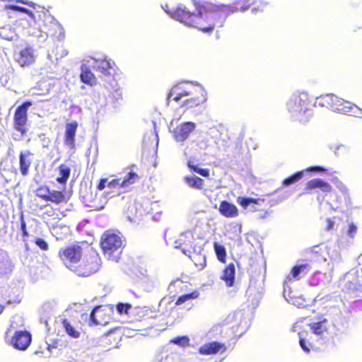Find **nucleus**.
I'll list each match as a JSON object with an SVG mask.
<instances>
[{
	"label": "nucleus",
	"instance_id": "1",
	"mask_svg": "<svg viewBox=\"0 0 362 362\" xmlns=\"http://www.w3.org/2000/svg\"><path fill=\"white\" fill-rule=\"evenodd\" d=\"M192 1L197 13L181 4L170 11L169 14L173 19L197 28L203 33L211 34L215 29L222 28L227 14L232 11L230 7L216 6L209 0Z\"/></svg>",
	"mask_w": 362,
	"mask_h": 362
},
{
	"label": "nucleus",
	"instance_id": "2",
	"mask_svg": "<svg viewBox=\"0 0 362 362\" xmlns=\"http://www.w3.org/2000/svg\"><path fill=\"white\" fill-rule=\"evenodd\" d=\"M312 100L308 94L305 92L293 95L287 103V108L291 115L300 122H306L308 120Z\"/></svg>",
	"mask_w": 362,
	"mask_h": 362
},
{
	"label": "nucleus",
	"instance_id": "3",
	"mask_svg": "<svg viewBox=\"0 0 362 362\" xmlns=\"http://www.w3.org/2000/svg\"><path fill=\"white\" fill-rule=\"evenodd\" d=\"M35 195L40 199L59 207L66 205L70 200V196L65 190L50 189L48 186L44 185L36 189Z\"/></svg>",
	"mask_w": 362,
	"mask_h": 362
},
{
	"label": "nucleus",
	"instance_id": "4",
	"mask_svg": "<svg viewBox=\"0 0 362 362\" xmlns=\"http://www.w3.org/2000/svg\"><path fill=\"white\" fill-rule=\"evenodd\" d=\"M82 247L76 243L59 249L58 256L67 268L74 272L83 256Z\"/></svg>",
	"mask_w": 362,
	"mask_h": 362
},
{
	"label": "nucleus",
	"instance_id": "5",
	"mask_svg": "<svg viewBox=\"0 0 362 362\" xmlns=\"http://www.w3.org/2000/svg\"><path fill=\"white\" fill-rule=\"evenodd\" d=\"M100 266V255L95 252H91L74 269V272L79 276H89L96 273Z\"/></svg>",
	"mask_w": 362,
	"mask_h": 362
},
{
	"label": "nucleus",
	"instance_id": "6",
	"mask_svg": "<svg viewBox=\"0 0 362 362\" xmlns=\"http://www.w3.org/2000/svg\"><path fill=\"white\" fill-rule=\"evenodd\" d=\"M317 104L321 107L329 108L335 112L346 113L351 110L352 104L334 94H326L317 98Z\"/></svg>",
	"mask_w": 362,
	"mask_h": 362
},
{
	"label": "nucleus",
	"instance_id": "7",
	"mask_svg": "<svg viewBox=\"0 0 362 362\" xmlns=\"http://www.w3.org/2000/svg\"><path fill=\"white\" fill-rule=\"evenodd\" d=\"M100 247L105 254L112 256L122 250L123 240L119 234L106 231L102 236Z\"/></svg>",
	"mask_w": 362,
	"mask_h": 362
},
{
	"label": "nucleus",
	"instance_id": "8",
	"mask_svg": "<svg viewBox=\"0 0 362 362\" xmlns=\"http://www.w3.org/2000/svg\"><path fill=\"white\" fill-rule=\"evenodd\" d=\"M33 105L31 101L27 100L17 107L13 115V128L21 134V136L26 135L28 132V110Z\"/></svg>",
	"mask_w": 362,
	"mask_h": 362
},
{
	"label": "nucleus",
	"instance_id": "9",
	"mask_svg": "<svg viewBox=\"0 0 362 362\" xmlns=\"http://www.w3.org/2000/svg\"><path fill=\"white\" fill-rule=\"evenodd\" d=\"M196 238L194 234L191 230H187L182 233L180 238L175 242L176 248H180L182 252L189 257H191L192 253H196L200 250V247L196 243Z\"/></svg>",
	"mask_w": 362,
	"mask_h": 362
},
{
	"label": "nucleus",
	"instance_id": "10",
	"mask_svg": "<svg viewBox=\"0 0 362 362\" xmlns=\"http://www.w3.org/2000/svg\"><path fill=\"white\" fill-rule=\"evenodd\" d=\"M113 310L106 305L94 308L90 315L89 325H106L112 319Z\"/></svg>",
	"mask_w": 362,
	"mask_h": 362
},
{
	"label": "nucleus",
	"instance_id": "11",
	"mask_svg": "<svg viewBox=\"0 0 362 362\" xmlns=\"http://www.w3.org/2000/svg\"><path fill=\"white\" fill-rule=\"evenodd\" d=\"M199 90L203 89L187 84H177L170 89L168 98L169 100L179 102L183 97L198 96L197 91Z\"/></svg>",
	"mask_w": 362,
	"mask_h": 362
},
{
	"label": "nucleus",
	"instance_id": "12",
	"mask_svg": "<svg viewBox=\"0 0 362 362\" xmlns=\"http://www.w3.org/2000/svg\"><path fill=\"white\" fill-rule=\"evenodd\" d=\"M78 127V124L76 121H72L65 125L64 144L72 153H74L76 149V136Z\"/></svg>",
	"mask_w": 362,
	"mask_h": 362
},
{
	"label": "nucleus",
	"instance_id": "13",
	"mask_svg": "<svg viewBox=\"0 0 362 362\" xmlns=\"http://www.w3.org/2000/svg\"><path fill=\"white\" fill-rule=\"evenodd\" d=\"M152 311L147 307L134 308L130 313V317L132 322H141L144 329L151 327L149 320L151 318L150 315Z\"/></svg>",
	"mask_w": 362,
	"mask_h": 362
},
{
	"label": "nucleus",
	"instance_id": "14",
	"mask_svg": "<svg viewBox=\"0 0 362 362\" xmlns=\"http://www.w3.org/2000/svg\"><path fill=\"white\" fill-rule=\"evenodd\" d=\"M31 341V334L25 330L16 331L11 339L13 347L21 351L27 349Z\"/></svg>",
	"mask_w": 362,
	"mask_h": 362
},
{
	"label": "nucleus",
	"instance_id": "15",
	"mask_svg": "<svg viewBox=\"0 0 362 362\" xmlns=\"http://www.w3.org/2000/svg\"><path fill=\"white\" fill-rule=\"evenodd\" d=\"M196 124L192 122H185L176 127L173 130V137L177 141H185L195 129Z\"/></svg>",
	"mask_w": 362,
	"mask_h": 362
},
{
	"label": "nucleus",
	"instance_id": "16",
	"mask_svg": "<svg viewBox=\"0 0 362 362\" xmlns=\"http://www.w3.org/2000/svg\"><path fill=\"white\" fill-rule=\"evenodd\" d=\"M315 189H319L325 195L333 192L332 186L328 182L320 178L312 179L306 183L305 190L307 193H310L312 190Z\"/></svg>",
	"mask_w": 362,
	"mask_h": 362
},
{
	"label": "nucleus",
	"instance_id": "17",
	"mask_svg": "<svg viewBox=\"0 0 362 362\" xmlns=\"http://www.w3.org/2000/svg\"><path fill=\"white\" fill-rule=\"evenodd\" d=\"M198 96H187L183 97L180 101L177 102L181 107L192 108L197 107L204 103L206 100V94L204 90L197 91Z\"/></svg>",
	"mask_w": 362,
	"mask_h": 362
},
{
	"label": "nucleus",
	"instance_id": "18",
	"mask_svg": "<svg viewBox=\"0 0 362 362\" xmlns=\"http://www.w3.org/2000/svg\"><path fill=\"white\" fill-rule=\"evenodd\" d=\"M33 153L30 151H21L19 153V168L21 174L25 177L29 174L32 165Z\"/></svg>",
	"mask_w": 362,
	"mask_h": 362
},
{
	"label": "nucleus",
	"instance_id": "19",
	"mask_svg": "<svg viewBox=\"0 0 362 362\" xmlns=\"http://www.w3.org/2000/svg\"><path fill=\"white\" fill-rule=\"evenodd\" d=\"M226 350V347L224 344L218 341H212L202 346L199 349V352L204 355H211L218 352L223 353Z\"/></svg>",
	"mask_w": 362,
	"mask_h": 362
},
{
	"label": "nucleus",
	"instance_id": "20",
	"mask_svg": "<svg viewBox=\"0 0 362 362\" xmlns=\"http://www.w3.org/2000/svg\"><path fill=\"white\" fill-rule=\"evenodd\" d=\"M218 211L226 218H235L239 214V211L237 206L226 200L221 202L218 207Z\"/></svg>",
	"mask_w": 362,
	"mask_h": 362
},
{
	"label": "nucleus",
	"instance_id": "21",
	"mask_svg": "<svg viewBox=\"0 0 362 362\" xmlns=\"http://www.w3.org/2000/svg\"><path fill=\"white\" fill-rule=\"evenodd\" d=\"M17 62L21 66H29L35 61V57L30 48H24L21 49L16 59Z\"/></svg>",
	"mask_w": 362,
	"mask_h": 362
},
{
	"label": "nucleus",
	"instance_id": "22",
	"mask_svg": "<svg viewBox=\"0 0 362 362\" xmlns=\"http://www.w3.org/2000/svg\"><path fill=\"white\" fill-rule=\"evenodd\" d=\"M235 275V267L233 263L228 264L224 270L221 279L225 281L226 285L228 287H231L234 284Z\"/></svg>",
	"mask_w": 362,
	"mask_h": 362
},
{
	"label": "nucleus",
	"instance_id": "23",
	"mask_svg": "<svg viewBox=\"0 0 362 362\" xmlns=\"http://www.w3.org/2000/svg\"><path fill=\"white\" fill-rule=\"evenodd\" d=\"M254 3L253 0H236L234 4H216V6H225L232 8V11L226 16V18L232 13L237 12L238 10L245 11Z\"/></svg>",
	"mask_w": 362,
	"mask_h": 362
},
{
	"label": "nucleus",
	"instance_id": "24",
	"mask_svg": "<svg viewBox=\"0 0 362 362\" xmlns=\"http://www.w3.org/2000/svg\"><path fill=\"white\" fill-rule=\"evenodd\" d=\"M80 78L83 83L90 86H95L97 83V80L93 73L84 65L81 66Z\"/></svg>",
	"mask_w": 362,
	"mask_h": 362
},
{
	"label": "nucleus",
	"instance_id": "25",
	"mask_svg": "<svg viewBox=\"0 0 362 362\" xmlns=\"http://www.w3.org/2000/svg\"><path fill=\"white\" fill-rule=\"evenodd\" d=\"M112 64L110 60L106 59H98L95 60L93 69L102 73L104 75H110V69H112Z\"/></svg>",
	"mask_w": 362,
	"mask_h": 362
},
{
	"label": "nucleus",
	"instance_id": "26",
	"mask_svg": "<svg viewBox=\"0 0 362 362\" xmlns=\"http://www.w3.org/2000/svg\"><path fill=\"white\" fill-rule=\"evenodd\" d=\"M311 268L310 264L308 263L295 265L291 271V275L293 278L299 279L300 275L307 274Z\"/></svg>",
	"mask_w": 362,
	"mask_h": 362
},
{
	"label": "nucleus",
	"instance_id": "27",
	"mask_svg": "<svg viewBox=\"0 0 362 362\" xmlns=\"http://www.w3.org/2000/svg\"><path fill=\"white\" fill-rule=\"evenodd\" d=\"M59 170V176L57 177L56 180L58 183L61 185H64L69 180L71 174V169L69 166L65 164H61L58 167Z\"/></svg>",
	"mask_w": 362,
	"mask_h": 362
},
{
	"label": "nucleus",
	"instance_id": "28",
	"mask_svg": "<svg viewBox=\"0 0 362 362\" xmlns=\"http://www.w3.org/2000/svg\"><path fill=\"white\" fill-rule=\"evenodd\" d=\"M61 215L65 216L59 208L49 207L42 213V218L47 221H51L59 218Z\"/></svg>",
	"mask_w": 362,
	"mask_h": 362
},
{
	"label": "nucleus",
	"instance_id": "29",
	"mask_svg": "<svg viewBox=\"0 0 362 362\" xmlns=\"http://www.w3.org/2000/svg\"><path fill=\"white\" fill-rule=\"evenodd\" d=\"M284 296L288 301H291L292 304L296 305L298 308H304L308 305V303L304 298H301L300 296H291L290 291L287 294L286 289L284 291Z\"/></svg>",
	"mask_w": 362,
	"mask_h": 362
},
{
	"label": "nucleus",
	"instance_id": "30",
	"mask_svg": "<svg viewBox=\"0 0 362 362\" xmlns=\"http://www.w3.org/2000/svg\"><path fill=\"white\" fill-rule=\"evenodd\" d=\"M62 324L63 325L64 329H65L66 333L71 337L74 339H78L81 336V333L79 331L76 330L69 322V321L66 319H63L62 320Z\"/></svg>",
	"mask_w": 362,
	"mask_h": 362
},
{
	"label": "nucleus",
	"instance_id": "31",
	"mask_svg": "<svg viewBox=\"0 0 362 362\" xmlns=\"http://www.w3.org/2000/svg\"><path fill=\"white\" fill-rule=\"evenodd\" d=\"M327 320H324L320 322H313L310 325V327L313 332L317 335H322L327 332V329L326 327Z\"/></svg>",
	"mask_w": 362,
	"mask_h": 362
},
{
	"label": "nucleus",
	"instance_id": "32",
	"mask_svg": "<svg viewBox=\"0 0 362 362\" xmlns=\"http://www.w3.org/2000/svg\"><path fill=\"white\" fill-rule=\"evenodd\" d=\"M50 35L58 38H63L64 37V30L61 24L57 21L52 23L51 27L49 28Z\"/></svg>",
	"mask_w": 362,
	"mask_h": 362
},
{
	"label": "nucleus",
	"instance_id": "33",
	"mask_svg": "<svg viewBox=\"0 0 362 362\" xmlns=\"http://www.w3.org/2000/svg\"><path fill=\"white\" fill-rule=\"evenodd\" d=\"M304 176V170L296 172L283 180L284 186H289L299 182Z\"/></svg>",
	"mask_w": 362,
	"mask_h": 362
},
{
	"label": "nucleus",
	"instance_id": "34",
	"mask_svg": "<svg viewBox=\"0 0 362 362\" xmlns=\"http://www.w3.org/2000/svg\"><path fill=\"white\" fill-rule=\"evenodd\" d=\"M185 180L186 183L192 188L197 189H202L203 188L204 180L197 176L186 177Z\"/></svg>",
	"mask_w": 362,
	"mask_h": 362
},
{
	"label": "nucleus",
	"instance_id": "35",
	"mask_svg": "<svg viewBox=\"0 0 362 362\" xmlns=\"http://www.w3.org/2000/svg\"><path fill=\"white\" fill-rule=\"evenodd\" d=\"M199 296V292L197 290H194L189 293H187V294L180 296L177 299V300L175 302V305H180L183 304L184 303H185L186 301L197 299Z\"/></svg>",
	"mask_w": 362,
	"mask_h": 362
},
{
	"label": "nucleus",
	"instance_id": "36",
	"mask_svg": "<svg viewBox=\"0 0 362 362\" xmlns=\"http://www.w3.org/2000/svg\"><path fill=\"white\" fill-rule=\"evenodd\" d=\"M194 257H190L194 262L195 266L197 267V269L201 270L203 269L206 266V257L204 255L198 254V253H193Z\"/></svg>",
	"mask_w": 362,
	"mask_h": 362
},
{
	"label": "nucleus",
	"instance_id": "37",
	"mask_svg": "<svg viewBox=\"0 0 362 362\" xmlns=\"http://www.w3.org/2000/svg\"><path fill=\"white\" fill-rule=\"evenodd\" d=\"M139 177L136 173L129 172L121 181L122 187H128L131 185L134 184L139 179Z\"/></svg>",
	"mask_w": 362,
	"mask_h": 362
},
{
	"label": "nucleus",
	"instance_id": "38",
	"mask_svg": "<svg viewBox=\"0 0 362 362\" xmlns=\"http://www.w3.org/2000/svg\"><path fill=\"white\" fill-rule=\"evenodd\" d=\"M214 250L217 257V259L222 263L226 262V251L223 245H219L215 242L214 243Z\"/></svg>",
	"mask_w": 362,
	"mask_h": 362
},
{
	"label": "nucleus",
	"instance_id": "39",
	"mask_svg": "<svg viewBox=\"0 0 362 362\" xmlns=\"http://www.w3.org/2000/svg\"><path fill=\"white\" fill-rule=\"evenodd\" d=\"M187 166L191 171L197 173L203 177L209 176V169L198 168L197 165H194L192 161H188Z\"/></svg>",
	"mask_w": 362,
	"mask_h": 362
},
{
	"label": "nucleus",
	"instance_id": "40",
	"mask_svg": "<svg viewBox=\"0 0 362 362\" xmlns=\"http://www.w3.org/2000/svg\"><path fill=\"white\" fill-rule=\"evenodd\" d=\"M237 202L241 206L245 209H246L251 204H258L259 203L258 199L250 197H238Z\"/></svg>",
	"mask_w": 362,
	"mask_h": 362
},
{
	"label": "nucleus",
	"instance_id": "41",
	"mask_svg": "<svg viewBox=\"0 0 362 362\" xmlns=\"http://www.w3.org/2000/svg\"><path fill=\"white\" fill-rule=\"evenodd\" d=\"M170 343L177 344L181 346H188L189 344V339L187 336L176 337L170 339Z\"/></svg>",
	"mask_w": 362,
	"mask_h": 362
},
{
	"label": "nucleus",
	"instance_id": "42",
	"mask_svg": "<svg viewBox=\"0 0 362 362\" xmlns=\"http://www.w3.org/2000/svg\"><path fill=\"white\" fill-rule=\"evenodd\" d=\"M117 310L119 314H128L129 310H132V306L129 303H119L116 306Z\"/></svg>",
	"mask_w": 362,
	"mask_h": 362
},
{
	"label": "nucleus",
	"instance_id": "43",
	"mask_svg": "<svg viewBox=\"0 0 362 362\" xmlns=\"http://www.w3.org/2000/svg\"><path fill=\"white\" fill-rule=\"evenodd\" d=\"M105 201H100L99 202H97V195H95V199L90 201V203L88 206L91 208H93L95 210H101L105 207Z\"/></svg>",
	"mask_w": 362,
	"mask_h": 362
},
{
	"label": "nucleus",
	"instance_id": "44",
	"mask_svg": "<svg viewBox=\"0 0 362 362\" xmlns=\"http://www.w3.org/2000/svg\"><path fill=\"white\" fill-rule=\"evenodd\" d=\"M35 244L43 251H47L49 249L48 243L41 238H35Z\"/></svg>",
	"mask_w": 362,
	"mask_h": 362
},
{
	"label": "nucleus",
	"instance_id": "45",
	"mask_svg": "<svg viewBox=\"0 0 362 362\" xmlns=\"http://www.w3.org/2000/svg\"><path fill=\"white\" fill-rule=\"evenodd\" d=\"M21 230L22 231V236L23 238V241H26L25 238L28 237L29 234L27 231L26 228V223L23 218V216H21Z\"/></svg>",
	"mask_w": 362,
	"mask_h": 362
},
{
	"label": "nucleus",
	"instance_id": "46",
	"mask_svg": "<svg viewBox=\"0 0 362 362\" xmlns=\"http://www.w3.org/2000/svg\"><path fill=\"white\" fill-rule=\"evenodd\" d=\"M332 181L336 185V187L337 189H339V190L340 192H341L342 193H346L347 192V189H346V187L345 186V185L341 181L339 180L337 177H334L332 179Z\"/></svg>",
	"mask_w": 362,
	"mask_h": 362
},
{
	"label": "nucleus",
	"instance_id": "47",
	"mask_svg": "<svg viewBox=\"0 0 362 362\" xmlns=\"http://www.w3.org/2000/svg\"><path fill=\"white\" fill-rule=\"evenodd\" d=\"M107 186L109 188H123L120 179H113L107 182Z\"/></svg>",
	"mask_w": 362,
	"mask_h": 362
},
{
	"label": "nucleus",
	"instance_id": "48",
	"mask_svg": "<svg viewBox=\"0 0 362 362\" xmlns=\"http://www.w3.org/2000/svg\"><path fill=\"white\" fill-rule=\"evenodd\" d=\"M11 9L13 10V11H20V12H22L23 13H25L31 17H33V13L28 10V8H24V7H21V6H9Z\"/></svg>",
	"mask_w": 362,
	"mask_h": 362
},
{
	"label": "nucleus",
	"instance_id": "49",
	"mask_svg": "<svg viewBox=\"0 0 362 362\" xmlns=\"http://www.w3.org/2000/svg\"><path fill=\"white\" fill-rule=\"evenodd\" d=\"M305 171L308 172H316V173H322L327 171V169L322 166L320 165H313L306 168Z\"/></svg>",
	"mask_w": 362,
	"mask_h": 362
},
{
	"label": "nucleus",
	"instance_id": "50",
	"mask_svg": "<svg viewBox=\"0 0 362 362\" xmlns=\"http://www.w3.org/2000/svg\"><path fill=\"white\" fill-rule=\"evenodd\" d=\"M357 231V227L356 226L351 223L349 225L348 230H347V234L349 237L354 238L356 235Z\"/></svg>",
	"mask_w": 362,
	"mask_h": 362
},
{
	"label": "nucleus",
	"instance_id": "51",
	"mask_svg": "<svg viewBox=\"0 0 362 362\" xmlns=\"http://www.w3.org/2000/svg\"><path fill=\"white\" fill-rule=\"evenodd\" d=\"M299 343H300V347L303 349V350L304 351H305L307 353L310 352V348L307 345L305 339L303 337L302 334H300Z\"/></svg>",
	"mask_w": 362,
	"mask_h": 362
},
{
	"label": "nucleus",
	"instance_id": "52",
	"mask_svg": "<svg viewBox=\"0 0 362 362\" xmlns=\"http://www.w3.org/2000/svg\"><path fill=\"white\" fill-rule=\"evenodd\" d=\"M361 286L358 281V280H356L355 282H351L350 281L347 286V288L349 290H352V291H357L360 288Z\"/></svg>",
	"mask_w": 362,
	"mask_h": 362
},
{
	"label": "nucleus",
	"instance_id": "53",
	"mask_svg": "<svg viewBox=\"0 0 362 362\" xmlns=\"http://www.w3.org/2000/svg\"><path fill=\"white\" fill-rule=\"evenodd\" d=\"M108 182L107 178H102L100 180L98 184L97 185V189L98 190H103L105 189L106 185Z\"/></svg>",
	"mask_w": 362,
	"mask_h": 362
},
{
	"label": "nucleus",
	"instance_id": "54",
	"mask_svg": "<svg viewBox=\"0 0 362 362\" xmlns=\"http://www.w3.org/2000/svg\"><path fill=\"white\" fill-rule=\"evenodd\" d=\"M326 230L329 231L334 228V222L331 218H327Z\"/></svg>",
	"mask_w": 362,
	"mask_h": 362
},
{
	"label": "nucleus",
	"instance_id": "55",
	"mask_svg": "<svg viewBox=\"0 0 362 362\" xmlns=\"http://www.w3.org/2000/svg\"><path fill=\"white\" fill-rule=\"evenodd\" d=\"M5 309V305L0 304V315L3 313Z\"/></svg>",
	"mask_w": 362,
	"mask_h": 362
},
{
	"label": "nucleus",
	"instance_id": "56",
	"mask_svg": "<svg viewBox=\"0 0 362 362\" xmlns=\"http://www.w3.org/2000/svg\"><path fill=\"white\" fill-rule=\"evenodd\" d=\"M18 2H21V3H23V4H25V2H24L22 0H17Z\"/></svg>",
	"mask_w": 362,
	"mask_h": 362
},
{
	"label": "nucleus",
	"instance_id": "57",
	"mask_svg": "<svg viewBox=\"0 0 362 362\" xmlns=\"http://www.w3.org/2000/svg\"><path fill=\"white\" fill-rule=\"evenodd\" d=\"M243 332V331L240 332L239 334H242Z\"/></svg>",
	"mask_w": 362,
	"mask_h": 362
}]
</instances>
